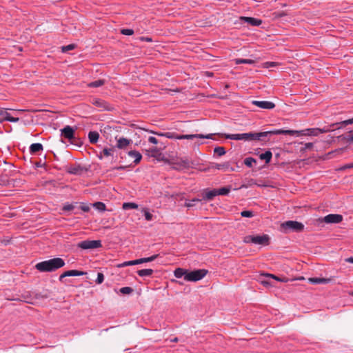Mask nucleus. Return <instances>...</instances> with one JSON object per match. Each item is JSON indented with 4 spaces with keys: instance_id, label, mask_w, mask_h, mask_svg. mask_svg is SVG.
I'll return each instance as SVG.
<instances>
[{
    "instance_id": "39",
    "label": "nucleus",
    "mask_w": 353,
    "mask_h": 353,
    "mask_svg": "<svg viewBox=\"0 0 353 353\" xmlns=\"http://www.w3.org/2000/svg\"><path fill=\"white\" fill-rule=\"evenodd\" d=\"M263 275L265 276V277L272 278L276 281H281V282H287L288 281V279H287L285 277L280 278V277H279L274 274H272L266 273V274H263Z\"/></svg>"
},
{
    "instance_id": "63",
    "label": "nucleus",
    "mask_w": 353,
    "mask_h": 353,
    "mask_svg": "<svg viewBox=\"0 0 353 353\" xmlns=\"http://www.w3.org/2000/svg\"><path fill=\"white\" fill-rule=\"evenodd\" d=\"M141 41H148V42H151L152 41V38L150 37H141L140 39Z\"/></svg>"
},
{
    "instance_id": "30",
    "label": "nucleus",
    "mask_w": 353,
    "mask_h": 353,
    "mask_svg": "<svg viewBox=\"0 0 353 353\" xmlns=\"http://www.w3.org/2000/svg\"><path fill=\"white\" fill-rule=\"evenodd\" d=\"M188 270L183 269L181 268H176L175 270L174 271V275L176 278H178V279H180L183 276L185 279V274H188Z\"/></svg>"
},
{
    "instance_id": "40",
    "label": "nucleus",
    "mask_w": 353,
    "mask_h": 353,
    "mask_svg": "<svg viewBox=\"0 0 353 353\" xmlns=\"http://www.w3.org/2000/svg\"><path fill=\"white\" fill-rule=\"evenodd\" d=\"M78 203V202H74L73 203H66L63 206L62 210L65 212L71 211L75 208L76 205H77Z\"/></svg>"
},
{
    "instance_id": "13",
    "label": "nucleus",
    "mask_w": 353,
    "mask_h": 353,
    "mask_svg": "<svg viewBox=\"0 0 353 353\" xmlns=\"http://www.w3.org/2000/svg\"><path fill=\"white\" fill-rule=\"evenodd\" d=\"M201 195L203 201L205 202L212 201L214 198L217 196L216 189H203Z\"/></svg>"
},
{
    "instance_id": "7",
    "label": "nucleus",
    "mask_w": 353,
    "mask_h": 353,
    "mask_svg": "<svg viewBox=\"0 0 353 353\" xmlns=\"http://www.w3.org/2000/svg\"><path fill=\"white\" fill-rule=\"evenodd\" d=\"M208 272V271L205 269H198L192 271L188 270V274L185 276V280L187 281L196 282L204 278Z\"/></svg>"
},
{
    "instance_id": "52",
    "label": "nucleus",
    "mask_w": 353,
    "mask_h": 353,
    "mask_svg": "<svg viewBox=\"0 0 353 353\" xmlns=\"http://www.w3.org/2000/svg\"><path fill=\"white\" fill-rule=\"evenodd\" d=\"M36 298L37 299H48V292H45L43 293H37L36 295H35Z\"/></svg>"
},
{
    "instance_id": "45",
    "label": "nucleus",
    "mask_w": 353,
    "mask_h": 353,
    "mask_svg": "<svg viewBox=\"0 0 353 353\" xmlns=\"http://www.w3.org/2000/svg\"><path fill=\"white\" fill-rule=\"evenodd\" d=\"M136 260L125 261L117 265L118 268H123L125 266L134 265H136Z\"/></svg>"
},
{
    "instance_id": "2",
    "label": "nucleus",
    "mask_w": 353,
    "mask_h": 353,
    "mask_svg": "<svg viewBox=\"0 0 353 353\" xmlns=\"http://www.w3.org/2000/svg\"><path fill=\"white\" fill-rule=\"evenodd\" d=\"M282 129L280 130H273L270 131L265 132H250L247 133H244V141H259L268 142L270 141V138L273 135H279L282 134Z\"/></svg>"
},
{
    "instance_id": "9",
    "label": "nucleus",
    "mask_w": 353,
    "mask_h": 353,
    "mask_svg": "<svg viewBox=\"0 0 353 353\" xmlns=\"http://www.w3.org/2000/svg\"><path fill=\"white\" fill-rule=\"evenodd\" d=\"M90 103L98 108L100 111H113L114 110L112 105L99 98H93L90 100Z\"/></svg>"
},
{
    "instance_id": "64",
    "label": "nucleus",
    "mask_w": 353,
    "mask_h": 353,
    "mask_svg": "<svg viewBox=\"0 0 353 353\" xmlns=\"http://www.w3.org/2000/svg\"><path fill=\"white\" fill-rule=\"evenodd\" d=\"M345 261L347 262V263H353V257L351 256V257L347 258L345 259Z\"/></svg>"
},
{
    "instance_id": "8",
    "label": "nucleus",
    "mask_w": 353,
    "mask_h": 353,
    "mask_svg": "<svg viewBox=\"0 0 353 353\" xmlns=\"http://www.w3.org/2000/svg\"><path fill=\"white\" fill-rule=\"evenodd\" d=\"M77 247L82 250H94L102 247L101 240H85L77 244Z\"/></svg>"
},
{
    "instance_id": "22",
    "label": "nucleus",
    "mask_w": 353,
    "mask_h": 353,
    "mask_svg": "<svg viewBox=\"0 0 353 353\" xmlns=\"http://www.w3.org/2000/svg\"><path fill=\"white\" fill-rule=\"evenodd\" d=\"M350 124H353V118L347 119V120H345V121H343L341 122L332 123L331 125V127L334 128V130H336V129H341L342 128H344Z\"/></svg>"
},
{
    "instance_id": "27",
    "label": "nucleus",
    "mask_w": 353,
    "mask_h": 353,
    "mask_svg": "<svg viewBox=\"0 0 353 353\" xmlns=\"http://www.w3.org/2000/svg\"><path fill=\"white\" fill-rule=\"evenodd\" d=\"M330 279L312 277L309 279V281L312 284H325L330 283Z\"/></svg>"
},
{
    "instance_id": "35",
    "label": "nucleus",
    "mask_w": 353,
    "mask_h": 353,
    "mask_svg": "<svg viewBox=\"0 0 353 353\" xmlns=\"http://www.w3.org/2000/svg\"><path fill=\"white\" fill-rule=\"evenodd\" d=\"M105 83V81L104 79H98L94 81L90 82L88 84V86L90 88H99L102 85H103Z\"/></svg>"
},
{
    "instance_id": "55",
    "label": "nucleus",
    "mask_w": 353,
    "mask_h": 353,
    "mask_svg": "<svg viewBox=\"0 0 353 353\" xmlns=\"http://www.w3.org/2000/svg\"><path fill=\"white\" fill-rule=\"evenodd\" d=\"M278 63L276 62H272V61H267V62L263 63L264 68H271V67H274Z\"/></svg>"
},
{
    "instance_id": "11",
    "label": "nucleus",
    "mask_w": 353,
    "mask_h": 353,
    "mask_svg": "<svg viewBox=\"0 0 353 353\" xmlns=\"http://www.w3.org/2000/svg\"><path fill=\"white\" fill-rule=\"evenodd\" d=\"M61 136L68 141L74 139L75 128L70 125H65L63 128L60 130Z\"/></svg>"
},
{
    "instance_id": "42",
    "label": "nucleus",
    "mask_w": 353,
    "mask_h": 353,
    "mask_svg": "<svg viewBox=\"0 0 353 353\" xmlns=\"http://www.w3.org/2000/svg\"><path fill=\"white\" fill-rule=\"evenodd\" d=\"M254 163H256V160L253 157H247L244 159V164L250 168L253 167Z\"/></svg>"
},
{
    "instance_id": "24",
    "label": "nucleus",
    "mask_w": 353,
    "mask_h": 353,
    "mask_svg": "<svg viewBox=\"0 0 353 353\" xmlns=\"http://www.w3.org/2000/svg\"><path fill=\"white\" fill-rule=\"evenodd\" d=\"M128 154L130 157L134 158V163L135 165H137L138 163H139L142 159L141 154L137 150H130L128 152Z\"/></svg>"
},
{
    "instance_id": "38",
    "label": "nucleus",
    "mask_w": 353,
    "mask_h": 353,
    "mask_svg": "<svg viewBox=\"0 0 353 353\" xmlns=\"http://www.w3.org/2000/svg\"><path fill=\"white\" fill-rule=\"evenodd\" d=\"M234 63L237 65H239V64H253V63H254V61L252 59H235Z\"/></svg>"
},
{
    "instance_id": "12",
    "label": "nucleus",
    "mask_w": 353,
    "mask_h": 353,
    "mask_svg": "<svg viewBox=\"0 0 353 353\" xmlns=\"http://www.w3.org/2000/svg\"><path fill=\"white\" fill-rule=\"evenodd\" d=\"M87 274L86 272L80 271L78 270H67L63 272L59 277V281L61 283H63L64 278L67 276H79L85 275Z\"/></svg>"
},
{
    "instance_id": "10",
    "label": "nucleus",
    "mask_w": 353,
    "mask_h": 353,
    "mask_svg": "<svg viewBox=\"0 0 353 353\" xmlns=\"http://www.w3.org/2000/svg\"><path fill=\"white\" fill-rule=\"evenodd\" d=\"M173 168L176 170L188 169L193 167V162L189 160L186 157L177 159L176 161H172Z\"/></svg>"
},
{
    "instance_id": "34",
    "label": "nucleus",
    "mask_w": 353,
    "mask_h": 353,
    "mask_svg": "<svg viewBox=\"0 0 353 353\" xmlns=\"http://www.w3.org/2000/svg\"><path fill=\"white\" fill-rule=\"evenodd\" d=\"M231 190V187L230 186H225V187H222L219 189H216V193H217V196L219 195H228L230 192Z\"/></svg>"
},
{
    "instance_id": "29",
    "label": "nucleus",
    "mask_w": 353,
    "mask_h": 353,
    "mask_svg": "<svg viewBox=\"0 0 353 353\" xmlns=\"http://www.w3.org/2000/svg\"><path fill=\"white\" fill-rule=\"evenodd\" d=\"M89 141L94 144L96 143L99 139V134L97 131H90L88 133Z\"/></svg>"
},
{
    "instance_id": "3",
    "label": "nucleus",
    "mask_w": 353,
    "mask_h": 353,
    "mask_svg": "<svg viewBox=\"0 0 353 353\" xmlns=\"http://www.w3.org/2000/svg\"><path fill=\"white\" fill-rule=\"evenodd\" d=\"M329 128H307L303 130H282V134L291 136H318L320 134L329 132Z\"/></svg>"
},
{
    "instance_id": "53",
    "label": "nucleus",
    "mask_w": 353,
    "mask_h": 353,
    "mask_svg": "<svg viewBox=\"0 0 353 353\" xmlns=\"http://www.w3.org/2000/svg\"><path fill=\"white\" fill-rule=\"evenodd\" d=\"M80 209L85 212H89L90 210V207L84 203H80Z\"/></svg>"
},
{
    "instance_id": "28",
    "label": "nucleus",
    "mask_w": 353,
    "mask_h": 353,
    "mask_svg": "<svg viewBox=\"0 0 353 353\" xmlns=\"http://www.w3.org/2000/svg\"><path fill=\"white\" fill-rule=\"evenodd\" d=\"M159 256V254H154L150 257H145V258H140L138 259H136V265H139L143 263H148V262H152L154 261L157 257Z\"/></svg>"
},
{
    "instance_id": "59",
    "label": "nucleus",
    "mask_w": 353,
    "mask_h": 353,
    "mask_svg": "<svg viewBox=\"0 0 353 353\" xmlns=\"http://www.w3.org/2000/svg\"><path fill=\"white\" fill-rule=\"evenodd\" d=\"M148 141L153 144H157L158 140L154 137H150L148 138Z\"/></svg>"
},
{
    "instance_id": "26",
    "label": "nucleus",
    "mask_w": 353,
    "mask_h": 353,
    "mask_svg": "<svg viewBox=\"0 0 353 353\" xmlns=\"http://www.w3.org/2000/svg\"><path fill=\"white\" fill-rule=\"evenodd\" d=\"M30 153L31 154H37L43 150V146L40 143H32L30 146Z\"/></svg>"
},
{
    "instance_id": "16",
    "label": "nucleus",
    "mask_w": 353,
    "mask_h": 353,
    "mask_svg": "<svg viewBox=\"0 0 353 353\" xmlns=\"http://www.w3.org/2000/svg\"><path fill=\"white\" fill-rule=\"evenodd\" d=\"M252 103L261 109L272 110L275 108V103L268 101H252Z\"/></svg>"
},
{
    "instance_id": "54",
    "label": "nucleus",
    "mask_w": 353,
    "mask_h": 353,
    "mask_svg": "<svg viewBox=\"0 0 353 353\" xmlns=\"http://www.w3.org/2000/svg\"><path fill=\"white\" fill-rule=\"evenodd\" d=\"M353 168V163L345 164L343 166H341L340 168H339V171H343L347 169Z\"/></svg>"
},
{
    "instance_id": "5",
    "label": "nucleus",
    "mask_w": 353,
    "mask_h": 353,
    "mask_svg": "<svg viewBox=\"0 0 353 353\" xmlns=\"http://www.w3.org/2000/svg\"><path fill=\"white\" fill-rule=\"evenodd\" d=\"M163 135H165V137L170 139H193L194 138L212 139L214 134H208L206 135H204L202 134H179L176 132H164Z\"/></svg>"
},
{
    "instance_id": "4",
    "label": "nucleus",
    "mask_w": 353,
    "mask_h": 353,
    "mask_svg": "<svg viewBox=\"0 0 353 353\" xmlns=\"http://www.w3.org/2000/svg\"><path fill=\"white\" fill-rule=\"evenodd\" d=\"M304 225L296 221H286L281 224V231L288 234L290 232H301L304 230Z\"/></svg>"
},
{
    "instance_id": "23",
    "label": "nucleus",
    "mask_w": 353,
    "mask_h": 353,
    "mask_svg": "<svg viewBox=\"0 0 353 353\" xmlns=\"http://www.w3.org/2000/svg\"><path fill=\"white\" fill-rule=\"evenodd\" d=\"M259 159L264 161L265 164L268 165L270 163L272 159V153L270 150H268L264 153L259 154Z\"/></svg>"
},
{
    "instance_id": "47",
    "label": "nucleus",
    "mask_w": 353,
    "mask_h": 353,
    "mask_svg": "<svg viewBox=\"0 0 353 353\" xmlns=\"http://www.w3.org/2000/svg\"><path fill=\"white\" fill-rule=\"evenodd\" d=\"M76 45L75 44H69V45H67V46H62L61 48V50L63 52H67L70 50H74L75 48H76Z\"/></svg>"
},
{
    "instance_id": "48",
    "label": "nucleus",
    "mask_w": 353,
    "mask_h": 353,
    "mask_svg": "<svg viewBox=\"0 0 353 353\" xmlns=\"http://www.w3.org/2000/svg\"><path fill=\"white\" fill-rule=\"evenodd\" d=\"M1 117L2 119H0V123H3V121H8L11 115L6 111L3 110V114Z\"/></svg>"
},
{
    "instance_id": "44",
    "label": "nucleus",
    "mask_w": 353,
    "mask_h": 353,
    "mask_svg": "<svg viewBox=\"0 0 353 353\" xmlns=\"http://www.w3.org/2000/svg\"><path fill=\"white\" fill-rule=\"evenodd\" d=\"M313 147H314L313 143H311V142L306 143H305L303 147L301 148L300 152L303 153L307 150H311L313 148Z\"/></svg>"
},
{
    "instance_id": "1",
    "label": "nucleus",
    "mask_w": 353,
    "mask_h": 353,
    "mask_svg": "<svg viewBox=\"0 0 353 353\" xmlns=\"http://www.w3.org/2000/svg\"><path fill=\"white\" fill-rule=\"evenodd\" d=\"M65 265V263L63 259L54 257L37 263L34 267L40 272H52L63 268Z\"/></svg>"
},
{
    "instance_id": "46",
    "label": "nucleus",
    "mask_w": 353,
    "mask_h": 353,
    "mask_svg": "<svg viewBox=\"0 0 353 353\" xmlns=\"http://www.w3.org/2000/svg\"><path fill=\"white\" fill-rule=\"evenodd\" d=\"M241 215L243 217L250 218L254 216V213L252 210H243L241 212Z\"/></svg>"
},
{
    "instance_id": "17",
    "label": "nucleus",
    "mask_w": 353,
    "mask_h": 353,
    "mask_svg": "<svg viewBox=\"0 0 353 353\" xmlns=\"http://www.w3.org/2000/svg\"><path fill=\"white\" fill-rule=\"evenodd\" d=\"M343 220V216L338 214H330L323 218L326 223H339Z\"/></svg>"
},
{
    "instance_id": "33",
    "label": "nucleus",
    "mask_w": 353,
    "mask_h": 353,
    "mask_svg": "<svg viewBox=\"0 0 353 353\" xmlns=\"http://www.w3.org/2000/svg\"><path fill=\"white\" fill-rule=\"evenodd\" d=\"M92 206L100 212H103L106 210L105 204L101 201L94 203Z\"/></svg>"
},
{
    "instance_id": "14",
    "label": "nucleus",
    "mask_w": 353,
    "mask_h": 353,
    "mask_svg": "<svg viewBox=\"0 0 353 353\" xmlns=\"http://www.w3.org/2000/svg\"><path fill=\"white\" fill-rule=\"evenodd\" d=\"M65 171L70 174L81 175L83 172H86L87 169L78 164L66 167Z\"/></svg>"
},
{
    "instance_id": "62",
    "label": "nucleus",
    "mask_w": 353,
    "mask_h": 353,
    "mask_svg": "<svg viewBox=\"0 0 353 353\" xmlns=\"http://www.w3.org/2000/svg\"><path fill=\"white\" fill-rule=\"evenodd\" d=\"M46 165V163H42L41 161H37L34 163L35 167L37 168H42Z\"/></svg>"
},
{
    "instance_id": "61",
    "label": "nucleus",
    "mask_w": 353,
    "mask_h": 353,
    "mask_svg": "<svg viewBox=\"0 0 353 353\" xmlns=\"http://www.w3.org/2000/svg\"><path fill=\"white\" fill-rule=\"evenodd\" d=\"M276 16L277 17L281 18V17H283L286 16V13L285 12H283V11H281L279 12H277L276 14Z\"/></svg>"
},
{
    "instance_id": "20",
    "label": "nucleus",
    "mask_w": 353,
    "mask_h": 353,
    "mask_svg": "<svg viewBox=\"0 0 353 353\" xmlns=\"http://www.w3.org/2000/svg\"><path fill=\"white\" fill-rule=\"evenodd\" d=\"M116 147H112V148H105L102 150V151L99 153V154L97 155L99 159H101L103 158V156L105 157H112L114 155V152L115 151Z\"/></svg>"
},
{
    "instance_id": "49",
    "label": "nucleus",
    "mask_w": 353,
    "mask_h": 353,
    "mask_svg": "<svg viewBox=\"0 0 353 353\" xmlns=\"http://www.w3.org/2000/svg\"><path fill=\"white\" fill-rule=\"evenodd\" d=\"M104 281V274L102 272L97 273V277L95 280L97 284H101Z\"/></svg>"
},
{
    "instance_id": "58",
    "label": "nucleus",
    "mask_w": 353,
    "mask_h": 353,
    "mask_svg": "<svg viewBox=\"0 0 353 353\" xmlns=\"http://www.w3.org/2000/svg\"><path fill=\"white\" fill-rule=\"evenodd\" d=\"M261 284L263 286H265V287L273 286V284L270 281H269L268 280H263V281H261Z\"/></svg>"
},
{
    "instance_id": "21",
    "label": "nucleus",
    "mask_w": 353,
    "mask_h": 353,
    "mask_svg": "<svg viewBox=\"0 0 353 353\" xmlns=\"http://www.w3.org/2000/svg\"><path fill=\"white\" fill-rule=\"evenodd\" d=\"M132 141L125 137H121L117 141L116 148L119 149H124L128 145H130Z\"/></svg>"
},
{
    "instance_id": "18",
    "label": "nucleus",
    "mask_w": 353,
    "mask_h": 353,
    "mask_svg": "<svg viewBox=\"0 0 353 353\" xmlns=\"http://www.w3.org/2000/svg\"><path fill=\"white\" fill-rule=\"evenodd\" d=\"M239 19L241 22L246 23L252 26H259L263 23L261 19L251 17H241Z\"/></svg>"
},
{
    "instance_id": "6",
    "label": "nucleus",
    "mask_w": 353,
    "mask_h": 353,
    "mask_svg": "<svg viewBox=\"0 0 353 353\" xmlns=\"http://www.w3.org/2000/svg\"><path fill=\"white\" fill-rule=\"evenodd\" d=\"M243 242L245 243L268 245L270 242V238L268 234L247 235L243 237Z\"/></svg>"
},
{
    "instance_id": "25",
    "label": "nucleus",
    "mask_w": 353,
    "mask_h": 353,
    "mask_svg": "<svg viewBox=\"0 0 353 353\" xmlns=\"http://www.w3.org/2000/svg\"><path fill=\"white\" fill-rule=\"evenodd\" d=\"M213 168H215L217 170H228L231 172L235 171V168L233 167H231L229 162H225L223 163H215V165L213 166Z\"/></svg>"
},
{
    "instance_id": "37",
    "label": "nucleus",
    "mask_w": 353,
    "mask_h": 353,
    "mask_svg": "<svg viewBox=\"0 0 353 353\" xmlns=\"http://www.w3.org/2000/svg\"><path fill=\"white\" fill-rule=\"evenodd\" d=\"M203 201L202 198H194L192 199L188 200L185 202V206L188 208L194 207L196 205L197 203H200Z\"/></svg>"
},
{
    "instance_id": "31",
    "label": "nucleus",
    "mask_w": 353,
    "mask_h": 353,
    "mask_svg": "<svg viewBox=\"0 0 353 353\" xmlns=\"http://www.w3.org/2000/svg\"><path fill=\"white\" fill-rule=\"evenodd\" d=\"M153 272L152 269H142L137 271V274L141 277L150 276Z\"/></svg>"
},
{
    "instance_id": "56",
    "label": "nucleus",
    "mask_w": 353,
    "mask_h": 353,
    "mask_svg": "<svg viewBox=\"0 0 353 353\" xmlns=\"http://www.w3.org/2000/svg\"><path fill=\"white\" fill-rule=\"evenodd\" d=\"M145 218L147 221H151L152 219V214L147 210L144 212Z\"/></svg>"
},
{
    "instance_id": "36",
    "label": "nucleus",
    "mask_w": 353,
    "mask_h": 353,
    "mask_svg": "<svg viewBox=\"0 0 353 353\" xmlns=\"http://www.w3.org/2000/svg\"><path fill=\"white\" fill-rule=\"evenodd\" d=\"M138 205L135 203L132 202H125L123 203L122 208L125 210H130V209H137Z\"/></svg>"
},
{
    "instance_id": "50",
    "label": "nucleus",
    "mask_w": 353,
    "mask_h": 353,
    "mask_svg": "<svg viewBox=\"0 0 353 353\" xmlns=\"http://www.w3.org/2000/svg\"><path fill=\"white\" fill-rule=\"evenodd\" d=\"M69 141L71 144H73V145H75L77 146H81L83 144V142L81 141V140L80 139L76 137L75 136H74V139H73Z\"/></svg>"
},
{
    "instance_id": "60",
    "label": "nucleus",
    "mask_w": 353,
    "mask_h": 353,
    "mask_svg": "<svg viewBox=\"0 0 353 353\" xmlns=\"http://www.w3.org/2000/svg\"><path fill=\"white\" fill-rule=\"evenodd\" d=\"M19 121V117H10V118L9 119V122H12V123H16V122H18Z\"/></svg>"
},
{
    "instance_id": "57",
    "label": "nucleus",
    "mask_w": 353,
    "mask_h": 353,
    "mask_svg": "<svg viewBox=\"0 0 353 353\" xmlns=\"http://www.w3.org/2000/svg\"><path fill=\"white\" fill-rule=\"evenodd\" d=\"M344 150H345L344 148H339V149L335 150L334 151H332V152H329L327 154V155H332V154H334L335 152L341 154L344 151Z\"/></svg>"
},
{
    "instance_id": "19",
    "label": "nucleus",
    "mask_w": 353,
    "mask_h": 353,
    "mask_svg": "<svg viewBox=\"0 0 353 353\" xmlns=\"http://www.w3.org/2000/svg\"><path fill=\"white\" fill-rule=\"evenodd\" d=\"M339 142L347 143L353 142V130L349 132V134H344L336 137Z\"/></svg>"
},
{
    "instance_id": "43",
    "label": "nucleus",
    "mask_w": 353,
    "mask_h": 353,
    "mask_svg": "<svg viewBox=\"0 0 353 353\" xmlns=\"http://www.w3.org/2000/svg\"><path fill=\"white\" fill-rule=\"evenodd\" d=\"M134 292V289L131 287H123L119 289V292L122 294H130Z\"/></svg>"
},
{
    "instance_id": "41",
    "label": "nucleus",
    "mask_w": 353,
    "mask_h": 353,
    "mask_svg": "<svg viewBox=\"0 0 353 353\" xmlns=\"http://www.w3.org/2000/svg\"><path fill=\"white\" fill-rule=\"evenodd\" d=\"M214 153L219 157H221L226 153V150L224 147L217 146L214 149Z\"/></svg>"
},
{
    "instance_id": "32",
    "label": "nucleus",
    "mask_w": 353,
    "mask_h": 353,
    "mask_svg": "<svg viewBox=\"0 0 353 353\" xmlns=\"http://www.w3.org/2000/svg\"><path fill=\"white\" fill-rule=\"evenodd\" d=\"M225 137L226 139H230V140H243L244 141V133L225 134Z\"/></svg>"
},
{
    "instance_id": "15",
    "label": "nucleus",
    "mask_w": 353,
    "mask_h": 353,
    "mask_svg": "<svg viewBox=\"0 0 353 353\" xmlns=\"http://www.w3.org/2000/svg\"><path fill=\"white\" fill-rule=\"evenodd\" d=\"M147 152H151V154L149 156L155 158L158 161L168 162V160L165 157L164 154L160 152L159 149L157 147H153Z\"/></svg>"
},
{
    "instance_id": "51",
    "label": "nucleus",
    "mask_w": 353,
    "mask_h": 353,
    "mask_svg": "<svg viewBox=\"0 0 353 353\" xmlns=\"http://www.w3.org/2000/svg\"><path fill=\"white\" fill-rule=\"evenodd\" d=\"M121 33L123 35H132L134 34V30L132 29H128V28H123L121 30Z\"/></svg>"
}]
</instances>
